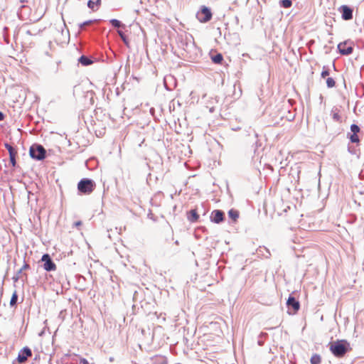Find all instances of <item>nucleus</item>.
Here are the masks:
<instances>
[{"instance_id":"obj_1","label":"nucleus","mask_w":364,"mask_h":364,"mask_svg":"<svg viewBox=\"0 0 364 364\" xmlns=\"http://www.w3.org/2000/svg\"><path fill=\"white\" fill-rule=\"evenodd\" d=\"M344 341H336L330 344V350L336 357H343L347 352V348Z\"/></svg>"},{"instance_id":"obj_2","label":"nucleus","mask_w":364,"mask_h":364,"mask_svg":"<svg viewBox=\"0 0 364 364\" xmlns=\"http://www.w3.org/2000/svg\"><path fill=\"white\" fill-rule=\"evenodd\" d=\"M95 183L87 178H83L77 184L78 191L82 194H90L95 189Z\"/></svg>"},{"instance_id":"obj_3","label":"nucleus","mask_w":364,"mask_h":364,"mask_svg":"<svg viewBox=\"0 0 364 364\" xmlns=\"http://www.w3.org/2000/svg\"><path fill=\"white\" fill-rule=\"evenodd\" d=\"M30 155L32 158L37 160H42L46 157V149L42 145L36 144L31 146Z\"/></svg>"},{"instance_id":"obj_4","label":"nucleus","mask_w":364,"mask_h":364,"mask_svg":"<svg viewBox=\"0 0 364 364\" xmlns=\"http://www.w3.org/2000/svg\"><path fill=\"white\" fill-rule=\"evenodd\" d=\"M197 18L201 23H206L212 18V13L210 9L206 6H202L197 14Z\"/></svg>"},{"instance_id":"obj_5","label":"nucleus","mask_w":364,"mask_h":364,"mask_svg":"<svg viewBox=\"0 0 364 364\" xmlns=\"http://www.w3.org/2000/svg\"><path fill=\"white\" fill-rule=\"evenodd\" d=\"M338 49L342 55H349L352 53L353 48V43L349 41H344L338 45Z\"/></svg>"},{"instance_id":"obj_6","label":"nucleus","mask_w":364,"mask_h":364,"mask_svg":"<svg viewBox=\"0 0 364 364\" xmlns=\"http://www.w3.org/2000/svg\"><path fill=\"white\" fill-rule=\"evenodd\" d=\"M41 260L45 262L43 264V268L45 270L50 272L55 271L56 269V264L52 261L49 255H43Z\"/></svg>"},{"instance_id":"obj_7","label":"nucleus","mask_w":364,"mask_h":364,"mask_svg":"<svg viewBox=\"0 0 364 364\" xmlns=\"http://www.w3.org/2000/svg\"><path fill=\"white\" fill-rule=\"evenodd\" d=\"M32 355L31 349L28 347L23 348L19 353L17 360L19 363H24L28 357Z\"/></svg>"},{"instance_id":"obj_8","label":"nucleus","mask_w":364,"mask_h":364,"mask_svg":"<svg viewBox=\"0 0 364 364\" xmlns=\"http://www.w3.org/2000/svg\"><path fill=\"white\" fill-rule=\"evenodd\" d=\"M339 11L341 12L343 19L348 21L353 18V10L348 6H341Z\"/></svg>"},{"instance_id":"obj_9","label":"nucleus","mask_w":364,"mask_h":364,"mask_svg":"<svg viewBox=\"0 0 364 364\" xmlns=\"http://www.w3.org/2000/svg\"><path fill=\"white\" fill-rule=\"evenodd\" d=\"M211 218L213 222L220 223L224 220V213L220 210H215L213 211Z\"/></svg>"},{"instance_id":"obj_10","label":"nucleus","mask_w":364,"mask_h":364,"mask_svg":"<svg viewBox=\"0 0 364 364\" xmlns=\"http://www.w3.org/2000/svg\"><path fill=\"white\" fill-rule=\"evenodd\" d=\"M287 305L289 308L292 307L294 313H296L300 309V304L293 296H289L287 301Z\"/></svg>"},{"instance_id":"obj_11","label":"nucleus","mask_w":364,"mask_h":364,"mask_svg":"<svg viewBox=\"0 0 364 364\" xmlns=\"http://www.w3.org/2000/svg\"><path fill=\"white\" fill-rule=\"evenodd\" d=\"M198 218H199V215L197 213L196 210H191L189 212L188 220L191 222H192V223L196 222L198 220Z\"/></svg>"},{"instance_id":"obj_12","label":"nucleus","mask_w":364,"mask_h":364,"mask_svg":"<svg viewBox=\"0 0 364 364\" xmlns=\"http://www.w3.org/2000/svg\"><path fill=\"white\" fill-rule=\"evenodd\" d=\"M228 215L234 222H235L239 218V212L237 210L231 209L228 212Z\"/></svg>"},{"instance_id":"obj_13","label":"nucleus","mask_w":364,"mask_h":364,"mask_svg":"<svg viewBox=\"0 0 364 364\" xmlns=\"http://www.w3.org/2000/svg\"><path fill=\"white\" fill-rule=\"evenodd\" d=\"M311 364H320L321 358L318 354H314L310 359Z\"/></svg>"},{"instance_id":"obj_14","label":"nucleus","mask_w":364,"mask_h":364,"mask_svg":"<svg viewBox=\"0 0 364 364\" xmlns=\"http://www.w3.org/2000/svg\"><path fill=\"white\" fill-rule=\"evenodd\" d=\"M79 62L83 65H89L92 63V61L90 59L84 55L80 58Z\"/></svg>"},{"instance_id":"obj_15","label":"nucleus","mask_w":364,"mask_h":364,"mask_svg":"<svg viewBox=\"0 0 364 364\" xmlns=\"http://www.w3.org/2000/svg\"><path fill=\"white\" fill-rule=\"evenodd\" d=\"M332 117L334 121L338 122H341V117L339 114V110L338 109L332 110Z\"/></svg>"},{"instance_id":"obj_16","label":"nucleus","mask_w":364,"mask_h":364,"mask_svg":"<svg viewBox=\"0 0 364 364\" xmlns=\"http://www.w3.org/2000/svg\"><path fill=\"white\" fill-rule=\"evenodd\" d=\"M117 33L119 34V36H120V38H122V40L123 41V42L124 43V44L129 47V41L127 38V37L126 36V35L120 30H118L117 31Z\"/></svg>"},{"instance_id":"obj_17","label":"nucleus","mask_w":364,"mask_h":364,"mask_svg":"<svg viewBox=\"0 0 364 364\" xmlns=\"http://www.w3.org/2000/svg\"><path fill=\"white\" fill-rule=\"evenodd\" d=\"M212 60L215 63L220 64L223 60V57L222 54L218 53L212 57Z\"/></svg>"},{"instance_id":"obj_18","label":"nucleus","mask_w":364,"mask_h":364,"mask_svg":"<svg viewBox=\"0 0 364 364\" xmlns=\"http://www.w3.org/2000/svg\"><path fill=\"white\" fill-rule=\"evenodd\" d=\"M5 147L9 153V156H16L17 151L9 144H5Z\"/></svg>"},{"instance_id":"obj_19","label":"nucleus","mask_w":364,"mask_h":364,"mask_svg":"<svg viewBox=\"0 0 364 364\" xmlns=\"http://www.w3.org/2000/svg\"><path fill=\"white\" fill-rule=\"evenodd\" d=\"M110 23L114 27H116V28H119L121 26L124 27V26L122 25V23L119 20H117V19H111Z\"/></svg>"},{"instance_id":"obj_20","label":"nucleus","mask_w":364,"mask_h":364,"mask_svg":"<svg viewBox=\"0 0 364 364\" xmlns=\"http://www.w3.org/2000/svg\"><path fill=\"white\" fill-rule=\"evenodd\" d=\"M291 4L292 3L291 0H282L281 1L282 6L286 9L291 7Z\"/></svg>"},{"instance_id":"obj_21","label":"nucleus","mask_w":364,"mask_h":364,"mask_svg":"<svg viewBox=\"0 0 364 364\" xmlns=\"http://www.w3.org/2000/svg\"><path fill=\"white\" fill-rule=\"evenodd\" d=\"M326 84L328 87L331 88L336 85V82L332 77H328L326 80Z\"/></svg>"},{"instance_id":"obj_22","label":"nucleus","mask_w":364,"mask_h":364,"mask_svg":"<svg viewBox=\"0 0 364 364\" xmlns=\"http://www.w3.org/2000/svg\"><path fill=\"white\" fill-rule=\"evenodd\" d=\"M350 140L353 143H358L360 141L359 137L357 134L353 133L349 137Z\"/></svg>"},{"instance_id":"obj_23","label":"nucleus","mask_w":364,"mask_h":364,"mask_svg":"<svg viewBox=\"0 0 364 364\" xmlns=\"http://www.w3.org/2000/svg\"><path fill=\"white\" fill-rule=\"evenodd\" d=\"M17 299H18V295H17V293L16 291H14L12 296H11V299L10 300V305L11 306H14L16 304L17 302Z\"/></svg>"},{"instance_id":"obj_24","label":"nucleus","mask_w":364,"mask_h":364,"mask_svg":"<svg viewBox=\"0 0 364 364\" xmlns=\"http://www.w3.org/2000/svg\"><path fill=\"white\" fill-rule=\"evenodd\" d=\"M350 130L353 133L358 134L360 132V127L353 124L350 126Z\"/></svg>"},{"instance_id":"obj_25","label":"nucleus","mask_w":364,"mask_h":364,"mask_svg":"<svg viewBox=\"0 0 364 364\" xmlns=\"http://www.w3.org/2000/svg\"><path fill=\"white\" fill-rule=\"evenodd\" d=\"M87 6L90 9H91L92 11H95V6H97V4H95V1H92V0H90L88 2H87Z\"/></svg>"},{"instance_id":"obj_26","label":"nucleus","mask_w":364,"mask_h":364,"mask_svg":"<svg viewBox=\"0 0 364 364\" xmlns=\"http://www.w3.org/2000/svg\"><path fill=\"white\" fill-rule=\"evenodd\" d=\"M30 268V266L27 263H24V264L23 265V267L20 269L19 272H18V274H21L22 271L23 270H26V269H28Z\"/></svg>"},{"instance_id":"obj_27","label":"nucleus","mask_w":364,"mask_h":364,"mask_svg":"<svg viewBox=\"0 0 364 364\" xmlns=\"http://www.w3.org/2000/svg\"><path fill=\"white\" fill-rule=\"evenodd\" d=\"M329 75V72L327 69H326L325 68H323V70L321 73V77L323 78H325L326 77H327L328 75Z\"/></svg>"},{"instance_id":"obj_28","label":"nucleus","mask_w":364,"mask_h":364,"mask_svg":"<svg viewBox=\"0 0 364 364\" xmlns=\"http://www.w3.org/2000/svg\"><path fill=\"white\" fill-rule=\"evenodd\" d=\"M16 156H9V158H10V162L11 163V164H12V166H16Z\"/></svg>"},{"instance_id":"obj_29","label":"nucleus","mask_w":364,"mask_h":364,"mask_svg":"<svg viewBox=\"0 0 364 364\" xmlns=\"http://www.w3.org/2000/svg\"><path fill=\"white\" fill-rule=\"evenodd\" d=\"M92 23V21H85V22L82 23V24H80V28H82L83 27H85L86 26L90 25Z\"/></svg>"},{"instance_id":"obj_30","label":"nucleus","mask_w":364,"mask_h":364,"mask_svg":"<svg viewBox=\"0 0 364 364\" xmlns=\"http://www.w3.org/2000/svg\"><path fill=\"white\" fill-rule=\"evenodd\" d=\"M80 363V364H89V362L85 358H81Z\"/></svg>"},{"instance_id":"obj_31","label":"nucleus","mask_w":364,"mask_h":364,"mask_svg":"<svg viewBox=\"0 0 364 364\" xmlns=\"http://www.w3.org/2000/svg\"><path fill=\"white\" fill-rule=\"evenodd\" d=\"M82 222H81L80 220H79V221L75 222V223H74V225H75V227H79V226L82 225Z\"/></svg>"},{"instance_id":"obj_32","label":"nucleus","mask_w":364,"mask_h":364,"mask_svg":"<svg viewBox=\"0 0 364 364\" xmlns=\"http://www.w3.org/2000/svg\"><path fill=\"white\" fill-rule=\"evenodd\" d=\"M4 119V114H3V112H1L0 111V121H2Z\"/></svg>"},{"instance_id":"obj_33","label":"nucleus","mask_w":364,"mask_h":364,"mask_svg":"<svg viewBox=\"0 0 364 364\" xmlns=\"http://www.w3.org/2000/svg\"><path fill=\"white\" fill-rule=\"evenodd\" d=\"M100 2H101V0H96V2L95 4L97 5H100Z\"/></svg>"},{"instance_id":"obj_34","label":"nucleus","mask_w":364,"mask_h":364,"mask_svg":"<svg viewBox=\"0 0 364 364\" xmlns=\"http://www.w3.org/2000/svg\"><path fill=\"white\" fill-rule=\"evenodd\" d=\"M19 277H20V276H19V277H18L17 278H16V279H15V280H16H16H18V279Z\"/></svg>"}]
</instances>
